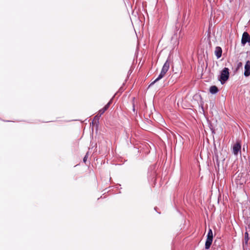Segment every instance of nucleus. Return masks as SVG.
Masks as SVG:
<instances>
[{
    "label": "nucleus",
    "mask_w": 250,
    "mask_h": 250,
    "mask_svg": "<svg viewBox=\"0 0 250 250\" xmlns=\"http://www.w3.org/2000/svg\"><path fill=\"white\" fill-rule=\"evenodd\" d=\"M104 110L101 113L100 115H101L103 113H104Z\"/></svg>",
    "instance_id": "obj_13"
},
{
    "label": "nucleus",
    "mask_w": 250,
    "mask_h": 250,
    "mask_svg": "<svg viewBox=\"0 0 250 250\" xmlns=\"http://www.w3.org/2000/svg\"><path fill=\"white\" fill-rule=\"evenodd\" d=\"M222 48L219 46H217L215 49V54L216 57L219 59L222 56Z\"/></svg>",
    "instance_id": "obj_7"
},
{
    "label": "nucleus",
    "mask_w": 250,
    "mask_h": 250,
    "mask_svg": "<svg viewBox=\"0 0 250 250\" xmlns=\"http://www.w3.org/2000/svg\"><path fill=\"white\" fill-rule=\"evenodd\" d=\"M250 42V36L249 34L246 32H245L243 34L242 40H241V43L242 44L244 45L247 42Z\"/></svg>",
    "instance_id": "obj_5"
},
{
    "label": "nucleus",
    "mask_w": 250,
    "mask_h": 250,
    "mask_svg": "<svg viewBox=\"0 0 250 250\" xmlns=\"http://www.w3.org/2000/svg\"><path fill=\"white\" fill-rule=\"evenodd\" d=\"M241 145L240 141H237L232 146V153L237 156L238 153L241 154Z\"/></svg>",
    "instance_id": "obj_4"
},
{
    "label": "nucleus",
    "mask_w": 250,
    "mask_h": 250,
    "mask_svg": "<svg viewBox=\"0 0 250 250\" xmlns=\"http://www.w3.org/2000/svg\"><path fill=\"white\" fill-rule=\"evenodd\" d=\"M87 157V153L86 154V155L83 158V161L84 162H85L86 161Z\"/></svg>",
    "instance_id": "obj_11"
},
{
    "label": "nucleus",
    "mask_w": 250,
    "mask_h": 250,
    "mask_svg": "<svg viewBox=\"0 0 250 250\" xmlns=\"http://www.w3.org/2000/svg\"><path fill=\"white\" fill-rule=\"evenodd\" d=\"M218 91V88L215 86V85H213V86H211L210 88H209V92L212 94H216V93H217Z\"/></svg>",
    "instance_id": "obj_8"
},
{
    "label": "nucleus",
    "mask_w": 250,
    "mask_h": 250,
    "mask_svg": "<svg viewBox=\"0 0 250 250\" xmlns=\"http://www.w3.org/2000/svg\"><path fill=\"white\" fill-rule=\"evenodd\" d=\"M242 65V63L241 62H240L238 64L239 66H241Z\"/></svg>",
    "instance_id": "obj_12"
},
{
    "label": "nucleus",
    "mask_w": 250,
    "mask_h": 250,
    "mask_svg": "<svg viewBox=\"0 0 250 250\" xmlns=\"http://www.w3.org/2000/svg\"><path fill=\"white\" fill-rule=\"evenodd\" d=\"M169 68V62L168 60H167V61L164 63L162 70L161 71L160 74L158 76V77L153 82H152L149 85V86L153 85L154 83H155L156 82L159 81L160 79L163 78L167 72L168 71Z\"/></svg>",
    "instance_id": "obj_1"
},
{
    "label": "nucleus",
    "mask_w": 250,
    "mask_h": 250,
    "mask_svg": "<svg viewBox=\"0 0 250 250\" xmlns=\"http://www.w3.org/2000/svg\"><path fill=\"white\" fill-rule=\"evenodd\" d=\"M111 103V101H109L105 106L104 108H103L102 109H107L110 106V104Z\"/></svg>",
    "instance_id": "obj_10"
},
{
    "label": "nucleus",
    "mask_w": 250,
    "mask_h": 250,
    "mask_svg": "<svg viewBox=\"0 0 250 250\" xmlns=\"http://www.w3.org/2000/svg\"><path fill=\"white\" fill-rule=\"evenodd\" d=\"M244 74L245 77L250 75V61H247L246 62Z\"/></svg>",
    "instance_id": "obj_6"
},
{
    "label": "nucleus",
    "mask_w": 250,
    "mask_h": 250,
    "mask_svg": "<svg viewBox=\"0 0 250 250\" xmlns=\"http://www.w3.org/2000/svg\"><path fill=\"white\" fill-rule=\"evenodd\" d=\"M248 233L247 232H246L245 233V239H244V241H245V243L246 244H247L248 241H249V237H248Z\"/></svg>",
    "instance_id": "obj_9"
},
{
    "label": "nucleus",
    "mask_w": 250,
    "mask_h": 250,
    "mask_svg": "<svg viewBox=\"0 0 250 250\" xmlns=\"http://www.w3.org/2000/svg\"><path fill=\"white\" fill-rule=\"evenodd\" d=\"M229 69L228 68H224L221 72L219 80L222 84L224 83L229 79Z\"/></svg>",
    "instance_id": "obj_2"
},
{
    "label": "nucleus",
    "mask_w": 250,
    "mask_h": 250,
    "mask_svg": "<svg viewBox=\"0 0 250 250\" xmlns=\"http://www.w3.org/2000/svg\"><path fill=\"white\" fill-rule=\"evenodd\" d=\"M212 240L213 233L212 230L211 229H209L207 234V238L205 243L206 249L208 250L210 248L212 242Z\"/></svg>",
    "instance_id": "obj_3"
}]
</instances>
